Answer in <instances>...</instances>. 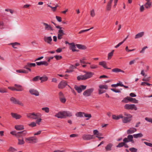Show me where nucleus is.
Segmentation results:
<instances>
[{"mask_svg": "<svg viewBox=\"0 0 152 152\" xmlns=\"http://www.w3.org/2000/svg\"><path fill=\"white\" fill-rule=\"evenodd\" d=\"M14 86L15 87V91H23V87L20 85L15 84Z\"/></svg>", "mask_w": 152, "mask_h": 152, "instance_id": "nucleus-17", "label": "nucleus"}, {"mask_svg": "<svg viewBox=\"0 0 152 152\" xmlns=\"http://www.w3.org/2000/svg\"><path fill=\"white\" fill-rule=\"evenodd\" d=\"M56 28L59 29L58 32V39H60L62 38V36L64 34L63 30L64 28L60 27L59 26H56Z\"/></svg>", "mask_w": 152, "mask_h": 152, "instance_id": "nucleus-3", "label": "nucleus"}, {"mask_svg": "<svg viewBox=\"0 0 152 152\" xmlns=\"http://www.w3.org/2000/svg\"><path fill=\"white\" fill-rule=\"evenodd\" d=\"M40 77L39 76H37L33 78L32 81H37L39 79H40Z\"/></svg>", "mask_w": 152, "mask_h": 152, "instance_id": "nucleus-48", "label": "nucleus"}, {"mask_svg": "<svg viewBox=\"0 0 152 152\" xmlns=\"http://www.w3.org/2000/svg\"><path fill=\"white\" fill-rule=\"evenodd\" d=\"M90 12V15L91 17H94V16H95L96 14L94 9H92L91 10Z\"/></svg>", "mask_w": 152, "mask_h": 152, "instance_id": "nucleus-40", "label": "nucleus"}, {"mask_svg": "<svg viewBox=\"0 0 152 152\" xmlns=\"http://www.w3.org/2000/svg\"><path fill=\"white\" fill-rule=\"evenodd\" d=\"M128 96L124 98L122 101V102L125 103H127L129 102L128 98H127Z\"/></svg>", "mask_w": 152, "mask_h": 152, "instance_id": "nucleus-52", "label": "nucleus"}, {"mask_svg": "<svg viewBox=\"0 0 152 152\" xmlns=\"http://www.w3.org/2000/svg\"><path fill=\"white\" fill-rule=\"evenodd\" d=\"M7 92L6 88H0V93H7Z\"/></svg>", "mask_w": 152, "mask_h": 152, "instance_id": "nucleus-44", "label": "nucleus"}, {"mask_svg": "<svg viewBox=\"0 0 152 152\" xmlns=\"http://www.w3.org/2000/svg\"><path fill=\"white\" fill-rule=\"evenodd\" d=\"M26 141L28 143L34 144L38 142V139L34 136L25 138Z\"/></svg>", "mask_w": 152, "mask_h": 152, "instance_id": "nucleus-2", "label": "nucleus"}, {"mask_svg": "<svg viewBox=\"0 0 152 152\" xmlns=\"http://www.w3.org/2000/svg\"><path fill=\"white\" fill-rule=\"evenodd\" d=\"M139 59V58H136L135 59L129 62V64L130 65H132V64H134L136 62V61L137 60H138Z\"/></svg>", "mask_w": 152, "mask_h": 152, "instance_id": "nucleus-45", "label": "nucleus"}, {"mask_svg": "<svg viewBox=\"0 0 152 152\" xmlns=\"http://www.w3.org/2000/svg\"><path fill=\"white\" fill-rule=\"evenodd\" d=\"M94 135L88 134H85L82 135L83 139L84 140H88L93 139Z\"/></svg>", "mask_w": 152, "mask_h": 152, "instance_id": "nucleus-10", "label": "nucleus"}, {"mask_svg": "<svg viewBox=\"0 0 152 152\" xmlns=\"http://www.w3.org/2000/svg\"><path fill=\"white\" fill-rule=\"evenodd\" d=\"M55 58L57 60H59L61 59L62 58V57L61 56H54Z\"/></svg>", "mask_w": 152, "mask_h": 152, "instance_id": "nucleus-60", "label": "nucleus"}, {"mask_svg": "<svg viewBox=\"0 0 152 152\" xmlns=\"http://www.w3.org/2000/svg\"><path fill=\"white\" fill-rule=\"evenodd\" d=\"M111 5L108 4H107V6H106V9L107 11H110L111 9Z\"/></svg>", "mask_w": 152, "mask_h": 152, "instance_id": "nucleus-55", "label": "nucleus"}, {"mask_svg": "<svg viewBox=\"0 0 152 152\" xmlns=\"http://www.w3.org/2000/svg\"><path fill=\"white\" fill-rule=\"evenodd\" d=\"M36 64L38 66H40L41 65H44L46 66H47L48 65L47 62L46 61H42L40 62H36Z\"/></svg>", "mask_w": 152, "mask_h": 152, "instance_id": "nucleus-26", "label": "nucleus"}, {"mask_svg": "<svg viewBox=\"0 0 152 152\" xmlns=\"http://www.w3.org/2000/svg\"><path fill=\"white\" fill-rule=\"evenodd\" d=\"M77 79L79 80H86L84 75H80L78 76L77 77Z\"/></svg>", "mask_w": 152, "mask_h": 152, "instance_id": "nucleus-35", "label": "nucleus"}, {"mask_svg": "<svg viewBox=\"0 0 152 152\" xmlns=\"http://www.w3.org/2000/svg\"><path fill=\"white\" fill-rule=\"evenodd\" d=\"M28 126L31 127H34L36 126V123L34 122H32L28 124Z\"/></svg>", "mask_w": 152, "mask_h": 152, "instance_id": "nucleus-50", "label": "nucleus"}, {"mask_svg": "<svg viewBox=\"0 0 152 152\" xmlns=\"http://www.w3.org/2000/svg\"><path fill=\"white\" fill-rule=\"evenodd\" d=\"M29 92L31 94L34 95L36 96H38L39 95V93L38 91L34 88L30 89Z\"/></svg>", "mask_w": 152, "mask_h": 152, "instance_id": "nucleus-12", "label": "nucleus"}, {"mask_svg": "<svg viewBox=\"0 0 152 152\" xmlns=\"http://www.w3.org/2000/svg\"><path fill=\"white\" fill-rule=\"evenodd\" d=\"M143 136V135L141 133L133 134V137L135 138L142 137Z\"/></svg>", "mask_w": 152, "mask_h": 152, "instance_id": "nucleus-30", "label": "nucleus"}, {"mask_svg": "<svg viewBox=\"0 0 152 152\" xmlns=\"http://www.w3.org/2000/svg\"><path fill=\"white\" fill-rule=\"evenodd\" d=\"M99 65L103 66L104 68L107 69H110V68H108L107 66V63L105 61H102L99 62Z\"/></svg>", "mask_w": 152, "mask_h": 152, "instance_id": "nucleus-21", "label": "nucleus"}, {"mask_svg": "<svg viewBox=\"0 0 152 152\" xmlns=\"http://www.w3.org/2000/svg\"><path fill=\"white\" fill-rule=\"evenodd\" d=\"M93 75L94 73L93 72H86V74L84 75L85 77V79L86 80L91 77Z\"/></svg>", "mask_w": 152, "mask_h": 152, "instance_id": "nucleus-19", "label": "nucleus"}, {"mask_svg": "<svg viewBox=\"0 0 152 152\" xmlns=\"http://www.w3.org/2000/svg\"><path fill=\"white\" fill-rule=\"evenodd\" d=\"M20 132L22 137L25 136L27 134V132L26 130Z\"/></svg>", "mask_w": 152, "mask_h": 152, "instance_id": "nucleus-47", "label": "nucleus"}, {"mask_svg": "<svg viewBox=\"0 0 152 152\" xmlns=\"http://www.w3.org/2000/svg\"><path fill=\"white\" fill-rule=\"evenodd\" d=\"M129 150L131 152H137V150L134 148H131L129 149Z\"/></svg>", "mask_w": 152, "mask_h": 152, "instance_id": "nucleus-49", "label": "nucleus"}, {"mask_svg": "<svg viewBox=\"0 0 152 152\" xmlns=\"http://www.w3.org/2000/svg\"><path fill=\"white\" fill-rule=\"evenodd\" d=\"M112 71L113 72H124V71L121 70V69L118 68H115L112 69Z\"/></svg>", "mask_w": 152, "mask_h": 152, "instance_id": "nucleus-34", "label": "nucleus"}, {"mask_svg": "<svg viewBox=\"0 0 152 152\" xmlns=\"http://www.w3.org/2000/svg\"><path fill=\"white\" fill-rule=\"evenodd\" d=\"M99 88L98 89L99 93V94H101L104 93L105 91L102 90V89H107L108 88V86L106 85H100L99 86Z\"/></svg>", "mask_w": 152, "mask_h": 152, "instance_id": "nucleus-9", "label": "nucleus"}, {"mask_svg": "<svg viewBox=\"0 0 152 152\" xmlns=\"http://www.w3.org/2000/svg\"><path fill=\"white\" fill-rule=\"evenodd\" d=\"M76 45L77 48L80 49L85 50L86 49V47L83 45L81 44H76Z\"/></svg>", "mask_w": 152, "mask_h": 152, "instance_id": "nucleus-27", "label": "nucleus"}, {"mask_svg": "<svg viewBox=\"0 0 152 152\" xmlns=\"http://www.w3.org/2000/svg\"><path fill=\"white\" fill-rule=\"evenodd\" d=\"M28 65V63L27 64L24 66V68L28 70L29 71L31 72V69L30 68V67H29Z\"/></svg>", "mask_w": 152, "mask_h": 152, "instance_id": "nucleus-51", "label": "nucleus"}, {"mask_svg": "<svg viewBox=\"0 0 152 152\" xmlns=\"http://www.w3.org/2000/svg\"><path fill=\"white\" fill-rule=\"evenodd\" d=\"M147 48V46L144 47L142 48V50L140 51V53H144L145 50Z\"/></svg>", "mask_w": 152, "mask_h": 152, "instance_id": "nucleus-64", "label": "nucleus"}, {"mask_svg": "<svg viewBox=\"0 0 152 152\" xmlns=\"http://www.w3.org/2000/svg\"><path fill=\"white\" fill-rule=\"evenodd\" d=\"M57 20L59 22H61V18L59 16H56V17Z\"/></svg>", "mask_w": 152, "mask_h": 152, "instance_id": "nucleus-63", "label": "nucleus"}, {"mask_svg": "<svg viewBox=\"0 0 152 152\" xmlns=\"http://www.w3.org/2000/svg\"><path fill=\"white\" fill-rule=\"evenodd\" d=\"M133 135H129L128 136L127 138L129 142H132L134 143V142L133 140Z\"/></svg>", "mask_w": 152, "mask_h": 152, "instance_id": "nucleus-33", "label": "nucleus"}, {"mask_svg": "<svg viewBox=\"0 0 152 152\" xmlns=\"http://www.w3.org/2000/svg\"><path fill=\"white\" fill-rule=\"evenodd\" d=\"M137 131L136 128L134 127H131L127 131V133L128 134H133Z\"/></svg>", "mask_w": 152, "mask_h": 152, "instance_id": "nucleus-16", "label": "nucleus"}, {"mask_svg": "<svg viewBox=\"0 0 152 152\" xmlns=\"http://www.w3.org/2000/svg\"><path fill=\"white\" fill-rule=\"evenodd\" d=\"M90 65V68L92 69H95L97 68L98 67V66L97 65L94 64H91Z\"/></svg>", "mask_w": 152, "mask_h": 152, "instance_id": "nucleus-42", "label": "nucleus"}, {"mask_svg": "<svg viewBox=\"0 0 152 152\" xmlns=\"http://www.w3.org/2000/svg\"><path fill=\"white\" fill-rule=\"evenodd\" d=\"M124 86V85L123 84L121 83H119L115 84H112L111 85L112 87H115L118 86Z\"/></svg>", "mask_w": 152, "mask_h": 152, "instance_id": "nucleus-39", "label": "nucleus"}, {"mask_svg": "<svg viewBox=\"0 0 152 152\" xmlns=\"http://www.w3.org/2000/svg\"><path fill=\"white\" fill-rule=\"evenodd\" d=\"M113 146V144L109 143L105 147V150L106 151H110L112 150V148Z\"/></svg>", "mask_w": 152, "mask_h": 152, "instance_id": "nucleus-24", "label": "nucleus"}, {"mask_svg": "<svg viewBox=\"0 0 152 152\" xmlns=\"http://www.w3.org/2000/svg\"><path fill=\"white\" fill-rule=\"evenodd\" d=\"M16 72L18 73H27L28 72L25 69L23 70H17Z\"/></svg>", "mask_w": 152, "mask_h": 152, "instance_id": "nucleus-37", "label": "nucleus"}, {"mask_svg": "<svg viewBox=\"0 0 152 152\" xmlns=\"http://www.w3.org/2000/svg\"><path fill=\"white\" fill-rule=\"evenodd\" d=\"M42 110L44 111L46 113H48L49 112V108L48 107H45L42 108Z\"/></svg>", "mask_w": 152, "mask_h": 152, "instance_id": "nucleus-43", "label": "nucleus"}, {"mask_svg": "<svg viewBox=\"0 0 152 152\" xmlns=\"http://www.w3.org/2000/svg\"><path fill=\"white\" fill-rule=\"evenodd\" d=\"M112 118L113 119L115 120H118V115L116 116L115 115H112Z\"/></svg>", "mask_w": 152, "mask_h": 152, "instance_id": "nucleus-59", "label": "nucleus"}, {"mask_svg": "<svg viewBox=\"0 0 152 152\" xmlns=\"http://www.w3.org/2000/svg\"><path fill=\"white\" fill-rule=\"evenodd\" d=\"M42 119L41 118L38 119L36 121V124H37L38 125L40 124V123Z\"/></svg>", "mask_w": 152, "mask_h": 152, "instance_id": "nucleus-62", "label": "nucleus"}, {"mask_svg": "<svg viewBox=\"0 0 152 152\" xmlns=\"http://www.w3.org/2000/svg\"><path fill=\"white\" fill-rule=\"evenodd\" d=\"M145 8L146 9L150 8L151 6V1H146V2L144 4Z\"/></svg>", "mask_w": 152, "mask_h": 152, "instance_id": "nucleus-28", "label": "nucleus"}, {"mask_svg": "<svg viewBox=\"0 0 152 152\" xmlns=\"http://www.w3.org/2000/svg\"><path fill=\"white\" fill-rule=\"evenodd\" d=\"M44 40L45 42L50 44H51V42L52 41V38L51 37L45 36L44 37Z\"/></svg>", "mask_w": 152, "mask_h": 152, "instance_id": "nucleus-15", "label": "nucleus"}, {"mask_svg": "<svg viewBox=\"0 0 152 152\" xmlns=\"http://www.w3.org/2000/svg\"><path fill=\"white\" fill-rule=\"evenodd\" d=\"M15 136L18 138L22 137L21 134L20 133V132H18V133H16Z\"/></svg>", "mask_w": 152, "mask_h": 152, "instance_id": "nucleus-58", "label": "nucleus"}, {"mask_svg": "<svg viewBox=\"0 0 152 152\" xmlns=\"http://www.w3.org/2000/svg\"><path fill=\"white\" fill-rule=\"evenodd\" d=\"M124 142H122L119 143L116 147L117 148H120L124 146Z\"/></svg>", "mask_w": 152, "mask_h": 152, "instance_id": "nucleus-53", "label": "nucleus"}, {"mask_svg": "<svg viewBox=\"0 0 152 152\" xmlns=\"http://www.w3.org/2000/svg\"><path fill=\"white\" fill-rule=\"evenodd\" d=\"M7 151L9 152H15L17 151V150L12 147H10Z\"/></svg>", "mask_w": 152, "mask_h": 152, "instance_id": "nucleus-32", "label": "nucleus"}, {"mask_svg": "<svg viewBox=\"0 0 152 152\" xmlns=\"http://www.w3.org/2000/svg\"><path fill=\"white\" fill-rule=\"evenodd\" d=\"M144 35V32H141L137 34L134 37L135 39H137L142 37Z\"/></svg>", "mask_w": 152, "mask_h": 152, "instance_id": "nucleus-22", "label": "nucleus"}, {"mask_svg": "<svg viewBox=\"0 0 152 152\" xmlns=\"http://www.w3.org/2000/svg\"><path fill=\"white\" fill-rule=\"evenodd\" d=\"M10 100L13 104H18L22 106H24V104L23 103L14 97H11L10 99Z\"/></svg>", "mask_w": 152, "mask_h": 152, "instance_id": "nucleus-7", "label": "nucleus"}, {"mask_svg": "<svg viewBox=\"0 0 152 152\" xmlns=\"http://www.w3.org/2000/svg\"><path fill=\"white\" fill-rule=\"evenodd\" d=\"M124 117H132V115L130 114H128L126 113H124Z\"/></svg>", "mask_w": 152, "mask_h": 152, "instance_id": "nucleus-61", "label": "nucleus"}, {"mask_svg": "<svg viewBox=\"0 0 152 152\" xmlns=\"http://www.w3.org/2000/svg\"><path fill=\"white\" fill-rule=\"evenodd\" d=\"M145 119L148 121L152 123V118L146 117L145 118Z\"/></svg>", "mask_w": 152, "mask_h": 152, "instance_id": "nucleus-57", "label": "nucleus"}, {"mask_svg": "<svg viewBox=\"0 0 152 152\" xmlns=\"http://www.w3.org/2000/svg\"><path fill=\"white\" fill-rule=\"evenodd\" d=\"M114 51V50H113L111 52L109 53L108 55V59H110L112 57L113 55V53Z\"/></svg>", "mask_w": 152, "mask_h": 152, "instance_id": "nucleus-38", "label": "nucleus"}, {"mask_svg": "<svg viewBox=\"0 0 152 152\" xmlns=\"http://www.w3.org/2000/svg\"><path fill=\"white\" fill-rule=\"evenodd\" d=\"M39 116L40 114L39 113H32L27 114V117L28 118L33 119H37Z\"/></svg>", "mask_w": 152, "mask_h": 152, "instance_id": "nucleus-4", "label": "nucleus"}, {"mask_svg": "<svg viewBox=\"0 0 152 152\" xmlns=\"http://www.w3.org/2000/svg\"><path fill=\"white\" fill-rule=\"evenodd\" d=\"M99 131L96 129L94 130L93 131V134L94 135H96V136H99Z\"/></svg>", "mask_w": 152, "mask_h": 152, "instance_id": "nucleus-46", "label": "nucleus"}, {"mask_svg": "<svg viewBox=\"0 0 152 152\" xmlns=\"http://www.w3.org/2000/svg\"><path fill=\"white\" fill-rule=\"evenodd\" d=\"M15 128L18 130H21L24 129L23 125H15Z\"/></svg>", "mask_w": 152, "mask_h": 152, "instance_id": "nucleus-25", "label": "nucleus"}, {"mask_svg": "<svg viewBox=\"0 0 152 152\" xmlns=\"http://www.w3.org/2000/svg\"><path fill=\"white\" fill-rule=\"evenodd\" d=\"M72 113L68 111H62L56 113L55 116L58 118H64L72 116Z\"/></svg>", "mask_w": 152, "mask_h": 152, "instance_id": "nucleus-1", "label": "nucleus"}, {"mask_svg": "<svg viewBox=\"0 0 152 152\" xmlns=\"http://www.w3.org/2000/svg\"><path fill=\"white\" fill-rule=\"evenodd\" d=\"M28 66L30 67H35L36 66V64L34 63H28Z\"/></svg>", "mask_w": 152, "mask_h": 152, "instance_id": "nucleus-54", "label": "nucleus"}, {"mask_svg": "<svg viewBox=\"0 0 152 152\" xmlns=\"http://www.w3.org/2000/svg\"><path fill=\"white\" fill-rule=\"evenodd\" d=\"M11 115L12 117L16 119H19L22 117V116L16 113H11Z\"/></svg>", "mask_w": 152, "mask_h": 152, "instance_id": "nucleus-18", "label": "nucleus"}, {"mask_svg": "<svg viewBox=\"0 0 152 152\" xmlns=\"http://www.w3.org/2000/svg\"><path fill=\"white\" fill-rule=\"evenodd\" d=\"M67 85L66 82L63 80L61 81L58 84V87L59 88H63Z\"/></svg>", "mask_w": 152, "mask_h": 152, "instance_id": "nucleus-14", "label": "nucleus"}, {"mask_svg": "<svg viewBox=\"0 0 152 152\" xmlns=\"http://www.w3.org/2000/svg\"><path fill=\"white\" fill-rule=\"evenodd\" d=\"M76 45H75L74 43H72L70 44V45L69 47V48L70 50H71L72 51L75 52L76 51H78L76 49Z\"/></svg>", "mask_w": 152, "mask_h": 152, "instance_id": "nucleus-23", "label": "nucleus"}, {"mask_svg": "<svg viewBox=\"0 0 152 152\" xmlns=\"http://www.w3.org/2000/svg\"><path fill=\"white\" fill-rule=\"evenodd\" d=\"M84 116L86 117H88L89 118H90L91 117V114H87L84 113Z\"/></svg>", "mask_w": 152, "mask_h": 152, "instance_id": "nucleus-56", "label": "nucleus"}, {"mask_svg": "<svg viewBox=\"0 0 152 152\" xmlns=\"http://www.w3.org/2000/svg\"><path fill=\"white\" fill-rule=\"evenodd\" d=\"M86 88V86L81 85L79 87L75 86L74 87L75 89L77 91L78 93H81L82 90H84Z\"/></svg>", "mask_w": 152, "mask_h": 152, "instance_id": "nucleus-11", "label": "nucleus"}, {"mask_svg": "<svg viewBox=\"0 0 152 152\" xmlns=\"http://www.w3.org/2000/svg\"><path fill=\"white\" fill-rule=\"evenodd\" d=\"M18 144L19 145H22L24 144L25 143V142L23 139H18Z\"/></svg>", "mask_w": 152, "mask_h": 152, "instance_id": "nucleus-36", "label": "nucleus"}, {"mask_svg": "<svg viewBox=\"0 0 152 152\" xmlns=\"http://www.w3.org/2000/svg\"><path fill=\"white\" fill-rule=\"evenodd\" d=\"M44 29L45 30L48 31H52L54 30L53 27L50 25L45 23H42Z\"/></svg>", "mask_w": 152, "mask_h": 152, "instance_id": "nucleus-6", "label": "nucleus"}, {"mask_svg": "<svg viewBox=\"0 0 152 152\" xmlns=\"http://www.w3.org/2000/svg\"><path fill=\"white\" fill-rule=\"evenodd\" d=\"M124 108L125 109L128 110H137V108L134 104H126L124 106Z\"/></svg>", "mask_w": 152, "mask_h": 152, "instance_id": "nucleus-5", "label": "nucleus"}, {"mask_svg": "<svg viewBox=\"0 0 152 152\" xmlns=\"http://www.w3.org/2000/svg\"><path fill=\"white\" fill-rule=\"evenodd\" d=\"M84 113L82 112H78L76 113L75 115L77 117H83L84 116Z\"/></svg>", "mask_w": 152, "mask_h": 152, "instance_id": "nucleus-31", "label": "nucleus"}, {"mask_svg": "<svg viewBox=\"0 0 152 152\" xmlns=\"http://www.w3.org/2000/svg\"><path fill=\"white\" fill-rule=\"evenodd\" d=\"M48 79V77L46 76L40 77V80H41V83H43L44 82L47 81Z\"/></svg>", "mask_w": 152, "mask_h": 152, "instance_id": "nucleus-29", "label": "nucleus"}, {"mask_svg": "<svg viewBox=\"0 0 152 152\" xmlns=\"http://www.w3.org/2000/svg\"><path fill=\"white\" fill-rule=\"evenodd\" d=\"M132 117H124L122 119V121L124 123H129L131 120Z\"/></svg>", "mask_w": 152, "mask_h": 152, "instance_id": "nucleus-20", "label": "nucleus"}, {"mask_svg": "<svg viewBox=\"0 0 152 152\" xmlns=\"http://www.w3.org/2000/svg\"><path fill=\"white\" fill-rule=\"evenodd\" d=\"M59 98L61 102L63 103H65L66 101V99L63 93L61 92H59Z\"/></svg>", "mask_w": 152, "mask_h": 152, "instance_id": "nucleus-13", "label": "nucleus"}, {"mask_svg": "<svg viewBox=\"0 0 152 152\" xmlns=\"http://www.w3.org/2000/svg\"><path fill=\"white\" fill-rule=\"evenodd\" d=\"M94 91V88H91L86 90L83 93V95L85 96H88L91 95Z\"/></svg>", "mask_w": 152, "mask_h": 152, "instance_id": "nucleus-8", "label": "nucleus"}, {"mask_svg": "<svg viewBox=\"0 0 152 152\" xmlns=\"http://www.w3.org/2000/svg\"><path fill=\"white\" fill-rule=\"evenodd\" d=\"M10 45H12V47L15 48H17L15 47V46L19 45H20V44L19 43H18V42H14L13 43H11L10 44Z\"/></svg>", "mask_w": 152, "mask_h": 152, "instance_id": "nucleus-41", "label": "nucleus"}]
</instances>
